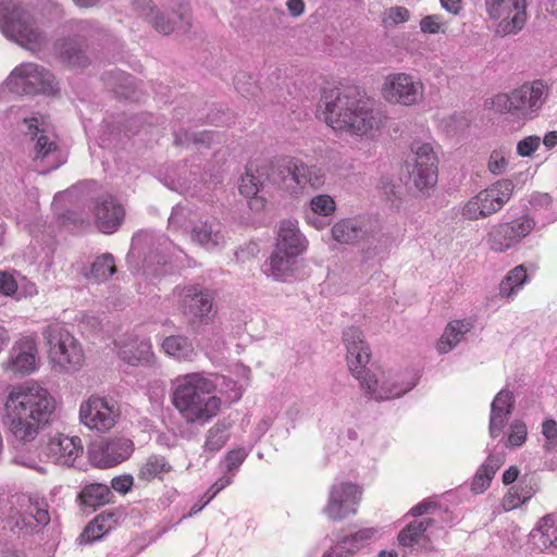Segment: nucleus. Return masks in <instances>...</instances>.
Masks as SVG:
<instances>
[{"label":"nucleus","mask_w":557,"mask_h":557,"mask_svg":"<svg viewBox=\"0 0 557 557\" xmlns=\"http://www.w3.org/2000/svg\"><path fill=\"white\" fill-rule=\"evenodd\" d=\"M541 143L542 139L540 136H527L518 141L517 153L520 157H531L540 148Z\"/></svg>","instance_id":"5fc2aeb1"},{"label":"nucleus","mask_w":557,"mask_h":557,"mask_svg":"<svg viewBox=\"0 0 557 557\" xmlns=\"http://www.w3.org/2000/svg\"><path fill=\"white\" fill-rule=\"evenodd\" d=\"M213 141V134L209 131L189 132L180 129L174 133V145L180 147H209Z\"/></svg>","instance_id":"ea45409f"},{"label":"nucleus","mask_w":557,"mask_h":557,"mask_svg":"<svg viewBox=\"0 0 557 557\" xmlns=\"http://www.w3.org/2000/svg\"><path fill=\"white\" fill-rule=\"evenodd\" d=\"M508 168L507 152L504 149L493 150L487 161V169L494 175H502Z\"/></svg>","instance_id":"3c124183"},{"label":"nucleus","mask_w":557,"mask_h":557,"mask_svg":"<svg viewBox=\"0 0 557 557\" xmlns=\"http://www.w3.org/2000/svg\"><path fill=\"white\" fill-rule=\"evenodd\" d=\"M504 463V457L502 455L490 454L485 462L481 466L482 469L486 470L492 476L495 475L496 471Z\"/></svg>","instance_id":"338daca9"},{"label":"nucleus","mask_w":557,"mask_h":557,"mask_svg":"<svg viewBox=\"0 0 557 557\" xmlns=\"http://www.w3.org/2000/svg\"><path fill=\"white\" fill-rule=\"evenodd\" d=\"M511 180H499L471 197L461 208V215L470 221L485 219L498 212L513 193Z\"/></svg>","instance_id":"9d476101"},{"label":"nucleus","mask_w":557,"mask_h":557,"mask_svg":"<svg viewBox=\"0 0 557 557\" xmlns=\"http://www.w3.org/2000/svg\"><path fill=\"white\" fill-rule=\"evenodd\" d=\"M335 201L329 195H318L310 200L309 213L329 216L335 212Z\"/></svg>","instance_id":"09e8293b"},{"label":"nucleus","mask_w":557,"mask_h":557,"mask_svg":"<svg viewBox=\"0 0 557 557\" xmlns=\"http://www.w3.org/2000/svg\"><path fill=\"white\" fill-rule=\"evenodd\" d=\"M37 343L32 336L17 341L10 351L5 369L15 374H29L36 370Z\"/></svg>","instance_id":"412c9836"},{"label":"nucleus","mask_w":557,"mask_h":557,"mask_svg":"<svg viewBox=\"0 0 557 557\" xmlns=\"http://www.w3.org/2000/svg\"><path fill=\"white\" fill-rule=\"evenodd\" d=\"M114 258L111 253H103L96 258L85 276L96 283L107 281L115 273Z\"/></svg>","instance_id":"a19ab883"},{"label":"nucleus","mask_w":557,"mask_h":557,"mask_svg":"<svg viewBox=\"0 0 557 557\" xmlns=\"http://www.w3.org/2000/svg\"><path fill=\"white\" fill-rule=\"evenodd\" d=\"M533 227L534 222L528 216H522L510 223L497 224L490 231L487 244L494 251H506L530 234Z\"/></svg>","instance_id":"6ab92c4d"},{"label":"nucleus","mask_w":557,"mask_h":557,"mask_svg":"<svg viewBox=\"0 0 557 557\" xmlns=\"http://www.w3.org/2000/svg\"><path fill=\"white\" fill-rule=\"evenodd\" d=\"M24 123L27 126L25 134L29 136L30 140L35 141L34 159L45 160L53 157L57 150V144L53 136L47 131L45 121L34 116L25 119Z\"/></svg>","instance_id":"bb28decb"},{"label":"nucleus","mask_w":557,"mask_h":557,"mask_svg":"<svg viewBox=\"0 0 557 557\" xmlns=\"http://www.w3.org/2000/svg\"><path fill=\"white\" fill-rule=\"evenodd\" d=\"M162 350L178 361H191L196 356L193 342L185 335H170L161 343Z\"/></svg>","instance_id":"473e14b6"},{"label":"nucleus","mask_w":557,"mask_h":557,"mask_svg":"<svg viewBox=\"0 0 557 557\" xmlns=\"http://www.w3.org/2000/svg\"><path fill=\"white\" fill-rule=\"evenodd\" d=\"M34 519L37 524L47 525L50 521V515L48 511V504L45 499L39 497H29L28 505L25 509L23 521L30 524L28 519Z\"/></svg>","instance_id":"c03bdc74"},{"label":"nucleus","mask_w":557,"mask_h":557,"mask_svg":"<svg viewBox=\"0 0 557 557\" xmlns=\"http://www.w3.org/2000/svg\"><path fill=\"white\" fill-rule=\"evenodd\" d=\"M144 240L149 245V251L144 259L147 267L154 263L165 264L169 261V256L176 249L174 244L163 235L156 238L146 235Z\"/></svg>","instance_id":"f704fd0d"},{"label":"nucleus","mask_w":557,"mask_h":557,"mask_svg":"<svg viewBox=\"0 0 557 557\" xmlns=\"http://www.w3.org/2000/svg\"><path fill=\"white\" fill-rule=\"evenodd\" d=\"M42 335L48 346L49 359L59 371H74L83 364V348L63 324H49Z\"/></svg>","instance_id":"0eeeda50"},{"label":"nucleus","mask_w":557,"mask_h":557,"mask_svg":"<svg viewBox=\"0 0 557 557\" xmlns=\"http://www.w3.org/2000/svg\"><path fill=\"white\" fill-rule=\"evenodd\" d=\"M532 496L530 491L521 492L517 487H511L503 498L502 506L505 511H510L521 504L525 503Z\"/></svg>","instance_id":"8fccbe9b"},{"label":"nucleus","mask_w":557,"mask_h":557,"mask_svg":"<svg viewBox=\"0 0 557 557\" xmlns=\"http://www.w3.org/2000/svg\"><path fill=\"white\" fill-rule=\"evenodd\" d=\"M268 172L269 186H276L281 189L295 193L296 159L278 158L269 163L262 164Z\"/></svg>","instance_id":"cd10ccee"},{"label":"nucleus","mask_w":557,"mask_h":557,"mask_svg":"<svg viewBox=\"0 0 557 557\" xmlns=\"http://www.w3.org/2000/svg\"><path fill=\"white\" fill-rule=\"evenodd\" d=\"M324 120L334 131L374 139L386 126V112L370 98H359L355 89L331 91L324 97Z\"/></svg>","instance_id":"7ed1b4c3"},{"label":"nucleus","mask_w":557,"mask_h":557,"mask_svg":"<svg viewBox=\"0 0 557 557\" xmlns=\"http://www.w3.org/2000/svg\"><path fill=\"white\" fill-rule=\"evenodd\" d=\"M381 226L372 216L355 215L336 221L332 228V238L343 245H356L360 242L375 239Z\"/></svg>","instance_id":"ddd939ff"},{"label":"nucleus","mask_w":557,"mask_h":557,"mask_svg":"<svg viewBox=\"0 0 557 557\" xmlns=\"http://www.w3.org/2000/svg\"><path fill=\"white\" fill-rule=\"evenodd\" d=\"M133 10L146 20L160 34L170 35L174 30L187 32L190 28V13L187 3L180 1L171 13L158 9L152 0H133Z\"/></svg>","instance_id":"1a4fd4ad"},{"label":"nucleus","mask_w":557,"mask_h":557,"mask_svg":"<svg viewBox=\"0 0 557 557\" xmlns=\"http://www.w3.org/2000/svg\"><path fill=\"white\" fill-rule=\"evenodd\" d=\"M190 238L208 251L220 250L226 243L221 223L214 218L199 220L190 231Z\"/></svg>","instance_id":"393cba45"},{"label":"nucleus","mask_w":557,"mask_h":557,"mask_svg":"<svg viewBox=\"0 0 557 557\" xmlns=\"http://www.w3.org/2000/svg\"><path fill=\"white\" fill-rule=\"evenodd\" d=\"M230 425L224 421L216 422L211 426L206 435L203 444L205 451L216 453L224 447L230 438Z\"/></svg>","instance_id":"79ce46f5"},{"label":"nucleus","mask_w":557,"mask_h":557,"mask_svg":"<svg viewBox=\"0 0 557 557\" xmlns=\"http://www.w3.org/2000/svg\"><path fill=\"white\" fill-rule=\"evenodd\" d=\"M527 0H486V10L492 18L500 20L497 34L509 35L521 30L527 21Z\"/></svg>","instance_id":"dca6fc26"},{"label":"nucleus","mask_w":557,"mask_h":557,"mask_svg":"<svg viewBox=\"0 0 557 557\" xmlns=\"http://www.w3.org/2000/svg\"><path fill=\"white\" fill-rule=\"evenodd\" d=\"M343 341L347 349L349 371L359 381L368 397L377 401L394 399L416 386V380L406 382L399 373L383 372L380 376L370 373L367 364L371 358V350L358 327L349 326L344 330Z\"/></svg>","instance_id":"20e7f679"},{"label":"nucleus","mask_w":557,"mask_h":557,"mask_svg":"<svg viewBox=\"0 0 557 557\" xmlns=\"http://www.w3.org/2000/svg\"><path fill=\"white\" fill-rule=\"evenodd\" d=\"M409 11L405 8V7H394V8H391L388 13H387V18L384 20L385 23H391V24H400V23H405L409 20Z\"/></svg>","instance_id":"680f3d73"},{"label":"nucleus","mask_w":557,"mask_h":557,"mask_svg":"<svg viewBox=\"0 0 557 557\" xmlns=\"http://www.w3.org/2000/svg\"><path fill=\"white\" fill-rule=\"evenodd\" d=\"M107 85L120 97L131 98L132 94L127 90L131 86V77L123 72L108 73L103 76Z\"/></svg>","instance_id":"49530a36"},{"label":"nucleus","mask_w":557,"mask_h":557,"mask_svg":"<svg viewBox=\"0 0 557 557\" xmlns=\"http://www.w3.org/2000/svg\"><path fill=\"white\" fill-rule=\"evenodd\" d=\"M134 450V444L125 437H115L91 450V459L101 468H110L126 460Z\"/></svg>","instance_id":"4be33fe9"},{"label":"nucleus","mask_w":557,"mask_h":557,"mask_svg":"<svg viewBox=\"0 0 557 557\" xmlns=\"http://www.w3.org/2000/svg\"><path fill=\"white\" fill-rule=\"evenodd\" d=\"M184 315L191 325L208 323L214 315L213 295L198 285H187L176 289Z\"/></svg>","instance_id":"4468645a"},{"label":"nucleus","mask_w":557,"mask_h":557,"mask_svg":"<svg viewBox=\"0 0 557 557\" xmlns=\"http://www.w3.org/2000/svg\"><path fill=\"white\" fill-rule=\"evenodd\" d=\"M121 409L113 398L91 395L79 405V422L91 431L104 433L115 426Z\"/></svg>","instance_id":"9b49d317"},{"label":"nucleus","mask_w":557,"mask_h":557,"mask_svg":"<svg viewBox=\"0 0 557 557\" xmlns=\"http://www.w3.org/2000/svg\"><path fill=\"white\" fill-rule=\"evenodd\" d=\"M549 88L543 81L525 83L510 92H500L491 98L490 104L499 113H510L523 120L535 117L546 102Z\"/></svg>","instance_id":"423d86ee"},{"label":"nucleus","mask_w":557,"mask_h":557,"mask_svg":"<svg viewBox=\"0 0 557 557\" xmlns=\"http://www.w3.org/2000/svg\"><path fill=\"white\" fill-rule=\"evenodd\" d=\"M376 534V529L374 528H364L360 529L357 532L345 535L344 543H347L350 549H352V554H356L359 549L364 547L370 543V541Z\"/></svg>","instance_id":"de8ad7c7"},{"label":"nucleus","mask_w":557,"mask_h":557,"mask_svg":"<svg viewBox=\"0 0 557 557\" xmlns=\"http://www.w3.org/2000/svg\"><path fill=\"white\" fill-rule=\"evenodd\" d=\"M55 401L44 387L33 385L14 386L4 403L3 423L14 447L13 462L44 473L38 457L23 447L33 442L39 431L49 423Z\"/></svg>","instance_id":"f257e3e1"},{"label":"nucleus","mask_w":557,"mask_h":557,"mask_svg":"<svg viewBox=\"0 0 557 557\" xmlns=\"http://www.w3.org/2000/svg\"><path fill=\"white\" fill-rule=\"evenodd\" d=\"M351 555H354L352 549L349 548L347 543H344V537H341L322 557H349Z\"/></svg>","instance_id":"bf43d9fd"},{"label":"nucleus","mask_w":557,"mask_h":557,"mask_svg":"<svg viewBox=\"0 0 557 557\" xmlns=\"http://www.w3.org/2000/svg\"><path fill=\"white\" fill-rule=\"evenodd\" d=\"M198 214L190 207L177 205L169 218V227L174 231L187 232L198 222Z\"/></svg>","instance_id":"58836bf2"},{"label":"nucleus","mask_w":557,"mask_h":557,"mask_svg":"<svg viewBox=\"0 0 557 557\" xmlns=\"http://www.w3.org/2000/svg\"><path fill=\"white\" fill-rule=\"evenodd\" d=\"M47 456L55 463L73 466L83 454L84 447L78 436L57 434L47 444Z\"/></svg>","instance_id":"5701e85b"},{"label":"nucleus","mask_w":557,"mask_h":557,"mask_svg":"<svg viewBox=\"0 0 557 557\" xmlns=\"http://www.w3.org/2000/svg\"><path fill=\"white\" fill-rule=\"evenodd\" d=\"M232 483V479L230 476H222L216 480L205 493L203 497L206 503H210L222 490L228 486Z\"/></svg>","instance_id":"e2e57ef3"},{"label":"nucleus","mask_w":557,"mask_h":557,"mask_svg":"<svg viewBox=\"0 0 557 557\" xmlns=\"http://www.w3.org/2000/svg\"><path fill=\"white\" fill-rule=\"evenodd\" d=\"M528 281L527 270L520 264L512 269L499 284V294L512 297Z\"/></svg>","instance_id":"37998d69"},{"label":"nucleus","mask_w":557,"mask_h":557,"mask_svg":"<svg viewBox=\"0 0 557 557\" xmlns=\"http://www.w3.org/2000/svg\"><path fill=\"white\" fill-rule=\"evenodd\" d=\"M7 86L16 95H53L58 91L54 75L46 67L33 62L16 66L9 75Z\"/></svg>","instance_id":"6e6552de"},{"label":"nucleus","mask_w":557,"mask_h":557,"mask_svg":"<svg viewBox=\"0 0 557 557\" xmlns=\"http://www.w3.org/2000/svg\"><path fill=\"white\" fill-rule=\"evenodd\" d=\"M542 433L546 440V449L557 450V422L554 419H546L542 423Z\"/></svg>","instance_id":"6e6d98bb"},{"label":"nucleus","mask_w":557,"mask_h":557,"mask_svg":"<svg viewBox=\"0 0 557 557\" xmlns=\"http://www.w3.org/2000/svg\"><path fill=\"white\" fill-rule=\"evenodd\" d=\"M133 482L132 475H121L112 479L111 486L114 491L125 494L132 488Z\"/></svg>","instance_id":"0e129e2a"},{"label":"nucleus","mask_w":557,"mask_h":557,"mask_svg":"<svg viewBox=\"0 0 557 557\" xmlns=\"http://www.w3.org/2000/svg\"><path fill=\"white\" fill-rule=\"evenodd\" d=\"M0 30L7 38L30 51L40 50L47 44L46 33L16 0H0Z\"/></svg>","instance_id":"39448f33"},{"label":"nucleus","mask_w":557,"mask_h":557,"mask_svg":"<svg viewBox=\"0 0 557 557\" xmlns=\"http://www.w3.org/2000/svg\"><path fill=\"white\" fill-rule=\"evenodd\" d=\"M295 177V191L306 186L319 188L324 183V172L320 166L309 165L297 159Z\"/></svg>","instance_id":"e433bc0d"},{"label":"nucleus","mask_w":557,"mask_h":557,"mask_svg":"<svg viewBox=\"0 0 557 557\" xmlns=\"http://www.w3.org/2000/svg\"><path fill=\"white\" fill-rule=\"evenodd\" d=\"M247 457V453L244 448H237L230 450L225 458V467L227 471H234L239 468V466L244 462Z\"/></svg>","instance_id":"4d7b16f0"},{"label":"nucleus","mask_w":557,"mask_h":557,"mask_svg":"<svg viewBox=\"0 0 557 557\" xmlns=\"http://www.w3.org/2000/svg\"><path fill=\"white\" fill-rule=\"evenodd\" d=\"M411 149L414 159L410 181L418 190H429L437 182V157L430 144L416 141Z\"/></svg>","instance_id":"f3484780"},{"label":"nucleus","mask_w":557,"mask_h":557,"mask_svg":"<svg viewBox=\"0 0 557 557\" xmlns=\"http://www.w3.org/2000/svg\"><path fill=\"white\" fill-rule=\"evenodd\" d=\"M527 425L519 420H515L510 425V433L507 438L506 446L519 447L527 440Z\"/></svg>","instance_id":"603ef678"},{"label":"nucleus","mask_w":557,"mask_h":557,"mask_svg":"<svg viewBox=\"0 0 557 557\" xmlns=\"http://www.w3.org/2000/svg\"><path fill=\"white\" fill-rule=\"evenodd\" d=\"M55 52L72 66H85L87 58L85 55V41L81 37L64 38L55 42Z\"/></svg>","instance_id":"7c9ffc66"},{"label":"nucleus","mask_w":557,"mask_h":557,"mask_svg":"<svg viewBox=\"0 0 557 557\" xmlns=\"http://www.w3.org/2000/svg\"><path fill=\"white\" fill-rule=\"evenodd\" d=\"M218 388L225 395V401L234 403L242 397L240 387L231 379L222 376L221 383H216L211 374L190 372L171 381V401L186 423L203 425L221 410L223 400L214 394Z\"/></svg>","instance_id":"f03ea898"},{"label":"nucleus","mask_w":557,"mask_h":557,"mask_svg":"<svg viewBox=\"0 0 557 557\" xmlns=\"http://www.w3.org/2000/svg\"><path fill=\"white\" fill-rule=\"evenodd\" d=\"M17 289V284L12 275L0 272V292L7 296L13 295Z\"/></svg>","instance_id":"69168bd1"},{"label":"nucleus","mask_w":557,"mask_h":557,"mask_svg":"<svg viewBox=\"0 0 557 557\" xmlns=\"http://www.w3.org/2000/svg\"><path fill=\"white\" fill-rule=\"evenodd\" d=\"M235 88L244 97L253 96V89L256 88L251 77L245 74L237 75L235 78Z\"/></svg>","instance_id":"052dcab7"},{"label":"nucleus","mask_w":557,"mask_h":557,"mask_svg":"<svg viewBox=\"0 0 557 557\" xmlns=\"http://www.w3.org/2000/svg\"><path fill=\"white\" fill-rule=\"evenodd\" d=\"M112 492L110 487L102 483L86 484L79 492L77 499L84 507L97 508L108 504Z\"/></svg>","instance_id":"c9c22d12"},{"label":"nucleus","mask_w":557,"mask_h":557,"mask_svg":"<svg viewBox=\"0 0 557 557\" xmlns=\"http://www.w3.org/2000/svg\"><path fill=\"white\" fill-rule=\"evenodd\" d=\"M444 26L445 22L442 15L438 14L426 15L420 21V29L424 34L444 33Z\"/></svg>","instance_id":"864d4df0"},{"label":"nucleus","mask_w":557,"mask_h":557,"mask_svg":"<svg viewBox=\"0 0 557 557\" xmlns=\"http://www.w3.org/2000/svg\"><path fill=\"white\" fill-rule=\"evenodd\" d=\"M513 394L508 389L499 391L491 404L488 431L493 438L503 434L504 428L508 423L513 411Z\"/></svg>","instance_id":"a878e982"},{"label":"nucleus","mask_w":557,"mask_h":557,"mask_svg":"<svg viewBox=\"0 0 557 557\" xmlns=\"http://www.w3.org/2000/svg\"><path fill=\"white\" fill-rule=\"evenodd\" d=\"M121 515L114 510H104L88 523L79 536L82 543H92L100 540L117 524Z\"/></svg>","instance_id":"c756f323"},{"label":"nucleus","mask_w":557,"mask_h":557,"mask_svg":"<svg viewBox=\"0 0 557 557\" xmlns=\"http://www.w3.org/2000/svg\"><path fill=\"white\" fill-rule=\"evenodd\" d=\"M363 490L349 481L334 482L329 490L323 513L333 522H339L358 511Z\"/></svg>","instance_id":"f8f14e48"},{"label":"nucleus","mask_w":557,"mask_h":557,"mask_svg":"<svg viewBox=\"0 0 557 557\" xmlns=\"http://www.w3.org/2000/svg\"><path fill=\"white\" fill-rule=\"evenodd\" d=\"M297 258L287 252L273 250L268 261L264 263L263 272L275 281L286 282L294 277L297 270Z\"/></svg>","instance_id":"c85d7f7f"},{"label":"nucleus","mask_w":557,"mask_h":557,"mask_svg":"<svg viewBox=\"0 0 557 557\" xmlns=\"http://www.w3.org/2000/svg\"><path fill=\"white\" fill-rule=\"evenodd\" d=\"M382 95L389 103L410 107L423 99L424 85L419 78L410 74L394 73L386 76Z\"/></svg>","instance_id":"2eb2a0df"},{"label":"nucleus","mask_w":557,"mask_h":557,"mask_svg":"<svg viewBox=\"0 0 557 557\" xmlns=\"http://www.w3.org/2000/svg\"><path fill=\"white\" fill-rule=\"evenodd\" d=\"M89 211L96 227L104 234L116 232L125 218L123 205L115 196L108 193L95 197L90 201Z\"/></svg>","instance_id":"a211bd4d"},{"label":"nucleus","mask_w":557,"mask_h":557,"mask_svg":"<svg viewBox=\"0 0 557 557\" xmlns=\"http://www.w3.org/2000/svg\"><path fill=\"white\" fill-rule=\"evenodd\" d=\"M434 523L431 518L414 520L405 527L398 534V543L404 547H411L425 537V532Z\"/></svg>","instance_id":"4c0bfd02"},{"label":"nucleus","mask_w":557,"mask_h":557,"mask_svg":"<svg viewBox=\"0 0 557 557\" xmlns=\"http://www.w3.org/2000/svg\"><path fill=\"white\" fill-rule=\"evenodd\" d=\"M555 520L552 516H546L542 519L539 530L542 532L543 535L547 536L548 539L554 537L555 541H557V536L555 533L557 532V529L554 528Z\"/></svg>","instance_id":"774afa93"},{"label":"nucleus","mask_w":557,"mask_h":557,"mask_svg":"<svg viewBox=\"0 0 557 557\" xmlns=\"http://www.w3.org/2000/svg\"><path fill=\"white\" fill-rule=\"evenodd\" d=\"M308 239L301 233L295 220L281 221L276 233L275 249L299 257L308 248Z\"/></svg>","instance_id":"b1692460"},{"label":"nucleus","mask_w":557,"mask_h":557,"mask_svg":"<svg viewBox=\"0 0 557 557\" xmlns=\"http://www.w3.org/2000/svg\"><path fill=\"white\" fill-rule=\"evenodd\" d=\"M173 470L172 465L162 455H150L138 466L137 479L149 483L152 480H163L164 474Z\"/></svg>","instance_id":"2f4dec72"},{"label":"nucleus","mask_w":557,"mask_h":557,"mask_svg":"<svg viewBox=\"0 0 557 557\" xmlns=\"http://www.w3.org/2000/svg\"><path fill=\"white\" fill-rule=\"evenodd\" d=\"M493 478L486 470L480 467L472 481V491L482 493L490 486Z\"/></svg>","instance_id":"13d9d810"},{"label":"nucleus","mask_w":557,"mask_h":557,"mask_svg":"<svg viewBox=\"0 0 557 557\" xmlns=\"http://www.w3.org/2000/svg\"><path fill=\"white\" fill-rule=\"evenodd\" d=\"M267 177V169L260 165L248 168L239 180V193L248 199L249 207L255 211L263 210L267 205L265 195L270 188Z\"/></svg>","instance_id":"aec40b11"},{"label":"nucleus","mask_w":557,"mask_h":557,"mask_svg":"<svg viewBox=\"0 0 557 557\" xmlns=\"http://www.w3.org/2000/svg\"><path fill=\"white\" fill-rule=\"evenodd\" d=\"M472 322L468 320H457L450 322L446 326L437 344L438 352L447 354L454 349L463 339V336L472 330Z\"/></svg>","instance_id":"72a5a7b5"},{"label":"nucleus","mask_w":557,"mask_h":557,"mask_svg":"<svg viewBox=\"0 0 557 557\" xmlns=\"http://www.w3.org/2000/svg\"><path fill=\"white\" fill-rule=\"evenodd\" d=\"M34 519L37 524L47 525L50 521V515L48 511V504L45 499L39 497H29L28 505L25 509L23 521L30 524L28 519Z\"/></svg>","instance_id":"a18cd8bd"}]
</instances>
